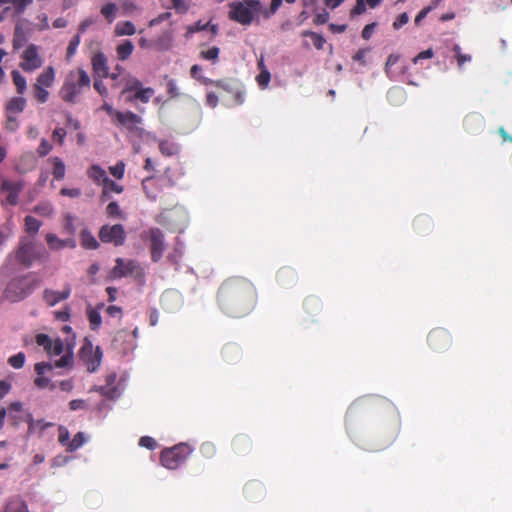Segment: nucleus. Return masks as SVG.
I'll list each match as a JSON object with an SVG mask.
<instances>
[{"label":"nucleus","mask_w":512,"mask_h":512,"mask_svg":"<svg viewBox=\"0 0 512 512\" xmlns=\"http://www.w3.org/2000/svg\"><path fill=\"white\" fill-rule=\"evenodd\" d=\"M80 238L81 245L85 249L95 250L99 247L98 241L88 229H83L81 231Z\"/></svg>","instance_id":"33"},{"label":"nucleus","mask_w":512,"mask_h":512,"mask_svg":"<svg viewBox=\"0 0 512 512\" xmlns=\"http://www.w3.org/2000/svg\"><path fill=\"white\" fill-rule=\"evenodd\" d=\"M429 347L436 352L446 351L452 344V336L444 328L432 329L427 337Z\"/></svg>","instance_id":"11"},{"label":"nucleus","mask_w":512,"mask_h":512,"mask_svg":"<svg viewBox=\"0 0 512 512\" xmlns=\"http://www.w3.org/2000/svg\"><path fill=\"white\" fill-rule=\"evenodd\" d=\"M24 421L28 424L27 433L29 435H38V437H42L44 431L48 427L54 426L52 422H45L43 419L35 420L33 415L30 412H27Z\"/></svg>","instance_id":"17"},{"label":"nucleus","mask_w":512,"mask_h":512,"mask_svg":"<svg viewBox=\"0 0 512 512\" xmlns=\"http://www.w3.org/2000/svg\"><path fill=\"white\" fill-rule=\"evenodd\" d=\"M257 303L253 283L240 276L225 279L217 292V304L227 316L241 318L250 314Z\"/></svg>","instance_id":"1"},{"label":"nucleus","mask_w":512,"mask_h":512,"mask_svg":"<svg viewBox=\"0 0 512 512\" xmlns=\"http://www.w3.org/2000/svg\"><path fill=\"white\" fill-rule=\"evenodd\" d=\"M200 452L205 458H212L216 454V447L211 442H205L201 445Z\"/></svg>","instance_id":"53"},{"label":"nucleus","mask_w":512,"mask_h":512,"mask_svg":"<svg viewBox=\"0 0 512 512\" xmlns=\"http://www.w3.org/2000/svg\"><path fill=\"white\" fill-rule=\"evenodd\" d=\"M109 171L116 179H122L125 173V163L119 161L114 166H111Z\"/></svg>","instance_id":"51"},{"label":"nucleus","mask_w":512,"mask_h":512,"mask_svg":"<svg viewBox=\"0 0 512 512\" xmlns=\"http://www.w3.org/2000/svg\"><path fill=\"white\" fill-rule=\"evenodd\" d=\"M41 227V222L36 219L33 216H26L25 217V230L28 233L36 234L39 231V228Z\"/></svg>","instance_id":"42"},{"label":"nucleus","mask_w":512,"mask_h":512,"mask_svg":"<svg viewBox=\"0 0 512 512\" xmlns=\"http://www.w3.org/2000/svg\"><path fill=\"white\" fill-rule=\"evenodd\" d=\"M72 289L70 285H65L62 291H55L52 289H45L43 292V299L45 303L49 306H55L61 301L68 299L71 295Z\"/></svg>","instance_id":"15"},{"label":"nucleus","mask_w":512,"mask_h":512,"mask_svg":"<svg viewBox=\"0 0 512 512\" xmlns=\"http://www.w3.org/2000/svg\"><path fill=\"white\" fill-rule=\"evenodd\" d=\"M165 39H166L167 43L163 44L164 37H161L156 43H152V42L148 41L146 38L142 37L139 39L138 45L144 49L151 48V47L155 46L159 50H165L170 47L171 37L169 35H166Z\"/></svg>","instance_id":"34"},{"label":"nucleus","mask_w":512,"mask_h":512,"mask_svg":"<svg viewBox=\"0 0 512 512\" xmlns=\"http://www.w3.org/2000/svg\"><path fill=\"white\" fill-rule=\"evenodd\" d=\"M153 95H154L153 88H151V87L142 88L141 87L128 100L129 101L140 100L142 103H148Z\"/></svg>","instance_id":"36"},{"label":"nucleus","mask_w":512,"mask_h":512,"mask_svg":"<svg viewBox=\"0 0 512 512\" xmlns=\"http://www.w3.org/2000/svg\"><path fill=\"white\" fill-rule=\"evenodd\" d=\"M283 0H271L270 7L267 10L263 9L264 18H269L277 12L279 7L282 5Z\"/></svg>","instance_id":"56"},{"label":"nucleus","mask_w":512,"mask_h":512,"mask_svg":"<svg viewBox=\"0 0 512 512\" xmlns=\"http://www.w3.org/2000/svg\"><path fill=\"white\" fill-rule=\"evenodd\" d=\"M91 64L94 73L100 78H106L109 76V67L107 58L102 52H97L92 56Z\"/></svg>","instance_id":"18"},{"label":"nucleus","mask_w":512,"mask_h":512,"mask_svg":"<svg viewBox=\"0 0 512 512\" xmlns=\"http://www.w3.org/2000/svg\"><path fill=\"white\" fill-rule=\"evenodd\" d=\"M40 283L41 279L32 272L12 278L5 288V298L11 302H19L32 294Z\"/></svg>","instance_id":"2"},{"label":"nucleus","mask_w":512,"mask_h":512,"mask_svg":"<svg viewBox=\"0 0 512 512\" xmlns=\"http://www.w3.org/2000/svg\"><path fill=\"white\" fill-rule=\"evenodd\" d=\"M231 445L235 453L242 455L248 453L252 447L249 437L244 434L236 435L233 438Z\"/></svg>","instance_id":"21"},{"label":"nucleus","mask_w":512,"mask_h":512,"mask_svg":"<svg viewBox=\"0 0 512 512\" xmlns=\"http://www.w3.org/2000/svg\"><path fill=\"white\" fill-rule=\"evenodd\" d=\"M88 177L97 185H103L108 176L106 171L97 164L92 165L87 171Z\"/></svg>","instance_id":"27"},{"label":"nucleus","mask_w":512,"mask_h":512,"mask_svg":"<svg viewBox=\"0 0 512 512\" xmlns=\"http://www.w3.org/2000/svg\"><path fill=\"white\" fill-rule=\"evenodd\" d=\"M80 41H81L80 34H76L70 40V42L68 44V47H67V52H66V60L67 61H70V59L75 55V53L77 51V48H78V46L80 44Z\"/></svg>","instance_id":"43"},{"label":"nucleus","mask_w":512,"mask_h":512,"mask_svg":"<svg viewBox=\"0 0 512 512\" xmlns=\"http://www.w3.org/2000/svg\"><path fill=\"white\" fill-rule=\"evenodd\" d=\"M86 438L83 432H78L69 442L67 452H74L84 445Z\"/></svg>","instance_id":"41"},{"label":"nucleus","mask_w":512,"mask_h":512,"mask_svg":"<svg viewBox=\"0 0 512 512\" xmlns=\"http://www.w3.org/2000/svg\"><path fill=\"white\" fill-rule=\"evenodd\" d=\"M304 307L309 314H316L321 309V302L315 296H309L304 301Z\"/></svg>","instance_id":"38"},{"label":"nucleus","mask_w":512,"mask_h":512,"mask_svg":"<svg viewBox=\"0 0 512 512\" xmlns=\"http://www.w3.org/2000/svg\"><path fill=\"white\" fill-rule=\"evenodd\" d=\"M34 383L38 388L49 387L51 390H53L55 388V384L50 383V380L46 377H43L42 375L39 377H36L34 380Z\"/></svg>","instance_id":"62"},{"label":"nucleus","mask_w":512,"mask_h":512,"mask_svg":"<svg viewBox=\"0 0 512 512\" xmlns=\"http://www.w3.org/2000/svg\"><path fill=\"white\" fill-rule=\"evenodd\" d=\"M141 87H142V83L140 82V80H138L135 77H132L127 81L125 88L122 91V94H125L126 92H129V91H134V90L137 91Z\"/></svg>","instance_id":"55"},{"label":"nucleus","mask_w":512,"mask_h":512,"mask_svg":"<svg viewBox=\"0 0 512 512\" xmlns=\"http://www.w3.org/2000/svg\"><path fill=\"white\" fill-rule=\"evenodd\" d=\"M55 79V71L53 67L49 66L47 67L42 73H40L36 79L37 85H40L41 87L48 88L50 87Z\"/></svg>","instance_id":"30"},{"label":"nucleus","mask_w":512,"mask_h":512,"mask_svg":"<svg viewBox=\"0 0 512 512\" xmlns=\"http://www.w3.org/2000/svg\"><path fill=\"white\" fill-rule=\"evenodd\" d=\"M11 75L13 83L16 86L17 93L23 94L27 88L26 79L17 70H13Z\"/></svg>","instance_id":"39"},{"label":"nucleus","mask_w":512,"mask_h":512,"mask_svg":"<svg viewBox=\"0 0 512 512\" xmlns=\"http://www.w3.org/2000/svg\"><path fill=\"white\" fill-rule=\"evenodd\" d=\"M33 0H16L13 2L14 14L20 16Z\"/></svg>","instance_id":"52"},{"label":"nucleus","mask_w":512,"mask_h":512,"mask_svg":"<svg viewBox=\"0 0 512 512\" xmlns=\"http://www.w3.org/2000/svg\"><path fill=\"white\" fill-rule=\"evenodd\" d=\"M124 190V187L122 185L117 184L113 180H111L109 177L102 185V192L100 195V199L102 202L107 201L111 197V193H117L120 194Z\"/></svg>","instance_id":"22"},{"label":"nucleus","mask_w":512,"mask_h":512,"mask_svg":"<svg viewBox=\"0 0 512 512\" xmlns=\"http://www.w3.org/2000/svg\"><path fill=\"white\" fill-rule=\"evenodd\" d=\"M53 164L52 174L55 180H62L65 177V164L59 157H52L49 159Z\"/></svg>","instance_id":"35"},{"label":"nucleus","mask_w":512,"mask_h":512,"mask_svg":"<svg viewBox=\"0 0 512 512\" xmlns=\"http://www.w3.org/2000/svg\"><path fill=\"white\" fill-rule=\"evenodd\" d=\"M114 121L117 125L122 126L129 131H134L137 129V126L142 123V118L131 111H120L117 113V118Z\"/></svg>","instance_id":"16"},{"label":"nucleus","mask_w":512,"mask_h":512,"mask_svg":"<svg viewBox=\"0 0 512 512\" xmlns=\"http://www.w3.org/2000/svg\"><path fill=\"white\" fill-rule=\"evenodd\" d=\"M79 357L89 372H95L100 367L103 352L99 346L94 348L92 342L86 338L80 348Z\"/></svg>","instance_id":"7"},{"label":"nucleus","mask_w":512,"mask_h":512,"mask_svg":"<svg viewBox=\"0 0 512 512\" xmlns=\"http://www.w3.org/2000/svg\"><path fill=\"white\" fill-rule=\"evenodd\" d=\"M4 512H29V508L22 498L16 496L8 500Z\"/></svg>","instance_id":"25"},{"label":"nucleus","mask_w":512,"mask_h":512,"mask_svg":"<svg viewBox=\"0 0 512 512\" xmlns=\"http://www.w3.org/2000/svg\"><path fill=\"white\" fill-rule=\"evenodd\" d=\"M136 33V27L131 21H120L115 25V36H131Z\"/></svg>","instance_id":"31"},{"label":"nucleus","mask_w":512,"mask_h":512,"mask_svg":"<svg viewBox=\"0 0 512 512\" xmlns=\"http://www.w3.org/2000/svg\"><path fill=\"white\" fill-rule=\"evenodd\" d=\"M26 100L22 97H14L7 104L8 113H20L24 110Z\"/></svg>","instance_id":"37"},{"label":"nucleus","mask_w":512,"mask_h":512,"mask_svg":"<svg viewBox=\"0 0 512 512\" xmlns=\"http://www.w3.org/2000/svg\"><path fill=\"white\" fill-rule=\"evenodd\" d=\"M35 339L39 346H42L45 350L50 349L52 339L47 334L39 333Z\"/></svg>","instance_id":"57"},{"label":"nucleus","mask_w":512,"mask_h":512,"mask_svg":"<svg viewBox=\"0 0 512 512\" xmlns=\"http://www.w3.org/2000/svg\"><path fill=\"white\" fill-rule=\"evenodd\" d=\"M159 150L164 156H173L177 154L178 147L175 143L168 140H162L159 143Z\"/></svg>","instance_id":"40"},{"label":"nucleus","mask_w":512,"mask_h":512,"mask_svg":"<svg viewBox=\"0 0 512 512\" xmlns=\"http://www.w3.org/2000/svg\"><path fill=\"white\" fill-rule=\"evenodd\" d=\"M134 51V45L130 40H124L116 47L117 58L121 61L127 60Z\"/></svg>","instance_id":"32"},{"label":"nucleus","mask_w":512,"mask_h":512,"mask_svg":"<svg viewBox=\"0 0 512 512\" xmlns=\"http://www.w3.org/2000/svg\"><path fill=\"white\" fill-rule=\"evenodd\" d=\"M134 274L137 276L143 274V269L135 260L117 258L115 260V266L110 271L109 277L111 279H120Z\"/></svg>","instance_id":"10"},{"label":"nucleus","mask_w":512,"mask_h":512,"mask_svg":"<svg viewBox=\"0 0 512 512\" xmlns=\"http://www.w3.org/2000/svg\"><path fill=\"white\" fill-rule=\"evenodd\" d=\"M220 49L216 46L200 52V57L205 60L216 62L219 58Z\"/></svg>","instance_id":"47"},{"label":"nucleus","mask_w":512,"mask_h":512,"mask_svg":"<svg viewBox=\"0 0 512 512\" xmlns=\"http://www.w3.org/2000/svg\"><path fill=\"white\" fill-rule=\"evenodd\" d=\"M24 188L22 181H11L8 179L2 180L0 184V191L7 192L6 203L15 206L18 204L19 194Z\"/></svg>","instance_id":"13"},{"label":"nucleus","mask_w":512,"mask_h":512,"mask_svg":"<svg viewBox=\"0 0 512 512\" xmlns=\"http://www.w3.org/2000/svg\"><path fill=\"white\" fill-rule=\"evenodd\" d=\"M34 97L39 103H45L48 100L49 92L45 87H41L40 85L34 84Z\"/></svg>","instance_id":"46"},{"label":"nucleus","mask_w":512,"mask_h":512,"mask_svg":"<svg viewBox=\"0 0 512 512\" xmlns=\"http://www.w3.org/2000/svg\"><path fill=\"white\" fill-rule=\"evenodd\" d=\"M90 83V77L84 69L70 71L59 90V95L64 102L74 104L82 90L90 87Z\"/></svg>","instance_id":"3"},{"label":"nucleus","mask_w":512,"mask_h":512,"mask_svg":"<svg viewBox=\"0 0 512 512\" xmlns=\"http://www.w3.org/2000/svg\"><path fill=\"white\" fill-rule=\"evenodd\" d=\"M104 303H98L96 307L88 306L86 309L87 319L89 321V327L93 331L99 330L102 324V317L100 311L104 308Z\"/></svg>","instance_id":"20"},{"label":"nucleus","mask_w":512,"mask_h":512,"mask_svg":"<svg viewBox=\"0 0 512 512\" xmlns=\"http://www.w3.org/2000/svg\"><path fill=\"white\" fill-rule=\"evenodd\" d=\"M116 10H117V8L114 3H108L101 8V14L105 17V19L109 23H111L115 19Z\"/></svg>","instance_id":"45"},{"label":"nucleus","mask_w":512,"mask_h":512,"mask_svg":"<svg viewBox=\"0 0 512 512\" xmlns=\"http://www.w3.org/2000/svg\"><path fill=\"white\" fill-rule=\"evenodd\" d=\"M106 214L111 218H122V211L117 202L112 201L106 207Z\"/></svg>","instance_id":"49"},{"label":"nucleus","mask_w":512,"mask_h":512,"mask_svg":"<svg viewBox=\"0 0 512 512\" xmlns=\"http://www.w3.org/2000/svg\"><path fill=\"white\" fill-rule=\"evenodd\" d=\"M276 278L281 285H289L295 282L296 272L290 267H282L277 271Z\"/></svg>","instance_id":"26"},{"label":"nucleus","mask_w":512,"mask_h":512,"mask_svg":"<svg viewBox=\"0 0 512 512\" xmlns=\"http://www.w3.org/2000/svg\"><path fill=\"white\" fill-rule=\"evenodd\" d=\"M42 59L38 54V48L34 44H30L22 54V62L20 67L26 72H32L42 66Z\"/></svg>","instance_id":"12"},{"label":"nucleus","mask_w":512,"mask_h":512,"mask_svg":"<svg viewBox=\"0 0 512 512\" xmlns=\"http://www.w3.org/2000/svg\"><path fill=\"white\" fill-rule=\"evenodd\" d=\"M464 124L467 127V129H472V126H482V119L477 115H468L465 120Z\"/></svg>","instance_id":"59"},{"label":"nucleus","mask_w":512,"mask_h":512,"mask_svg":"<svg viewBox=\"0 0 512 512\" xmlns=\"http://www.w3.org/2000/svg\"><path fill=\"white\" fill-rule=\"evenodd\" d=\"M139 444H140V446L145 447L150 450H154L157 446V442L155 441V439L152 437H149V436L141 437L139 440Z\"/></svg>","instance_id":"61"},{"label":"nucleus","mask_w":512,"mask_h":512,"mask_svg":"<svg viewBox=\"0 0 512 512\" xmlns=\"http://www.w3.org/2000/svg\"><path fill=\"white\" fill-rule=\"evenodd\" d=\"M271 74L268 69H263L260 71L259 75L256 77L257 83L261 88H266L270 82Z\"/></svg>","instance_id":"54"},{"label":"nucleus","mask_w":512,"mask_h":512,"mask_svg":"<svg viewBox=\"0 0 512 512\" xmlns=\"http://www.w3.org/2000/svg\"><path fill=\"white\" fill-rule=\"evenodd\" d=\"M48 253L44 247L36 246L32 241L22 239L15 252L16 260L25 267H30L34 261L46 259Z\"/></svg>","instance_id":"6"},{"label":"nucleus","mask_w":512,"mask_h":512,"mask_svg":"<svg viewBox=\"0 0 512 512\" xmlns=\"http://www.w3.org/2000/svg\"><path fill=\"white\" fill-rule=\"evenodd\" d=\"M27 34L25 30L22 27V21H18V23L15 26L14 29V35H13V48L19 49L21 48L26 42H27Z\"/></svg>","instance_id":"29"},{"label":"nucleus","mask_w":512,"mask_h":512,"mask_svg":"<svg viewBox=\"0 0 512 512\" xmlns=\"http://www.w3.org/2000/svg\"><path fill=\"white\" fill-rule=\"evenodd\" d=\"M58 442L62 445V446H65L66 448L68 447V444L70 442V433L68 431V429L63 426V425H60L58 427Z\"/></svg>","instance_id":"50"},{"label":"nucleus","mask_w":512,"mask_h":512,"mask_svg":"<svg viewBox=\"0 0 512 512\" xmlns=\"http://www.w3.org/2000/svg\"><path fill=\"white\" fill-rule=\"evenodd\" d=\"M25 363V354L23 352H19L8 359V364L15 369H20L24 366Z\"/></svg>","instance_id":"48"},{"label":"nucleus","mask_w":512,"mask_h":512,"mask_svg":"<svg viewBox=\"0 0 512 512\" xmlns=\"http://www.w3.org/2000/svg\"><path fill=\"white\" fill-rule=\"evenodd\" d=\"M142 239L150 241L151 259L153 262H159L165 250L164 234L157 228L153 227L144 231L141 235Z\"/></svg>","instance_id":"8"},{"label":"nucleus","mask_w":512,"mask_h":512,"mask_svg":"<svg viewBox=\"0 0 512 512\" xmlns=\"http://www.w3.org/2000/svg\"><path fill=\"white\" fill-rule=\"evenodd\" d=\"M409 21V16L406 12L401 13L393 22V28L398 30Z\"/></svg>","instance_id":"63"},{"label":"nucleus","mask_w":512,"mask_h":512,"mask_svg":"<svg viewBox=\"0 0 512 512\" xmlns=\"http://www.w3.org/2000/svg\"><path fill=\"white\" fill-rule=\"evenodd\" d=\"M116 379V373H110L105 377L106 385L95 387L94 390L105 397L112 398L116 392V388L113 387V384L115 383Z\"/></svg>","instance_id":"23"},{"label":"nucleus","mask_w":512,"mask_h":512,"mask_svg":"<svg viewBox=\"0 0 512 512\" xmlns=\"http://www.w3.org/2000/svg\"><path fill=\"white\" fill-rule=\"evenodd\" d=\"M51 150L52 145L46 139H42L37 148V153L40 157H44L49 154Z\"/></svg>","instance_id":"58"},{"label":"nucleus","mask_w":512,"mask_h":512,"mask_svg":"<svg viewBox=\"0 0 512 512\" xmlns=\"http://www.w3.org/2000/svg\"><path fill=\"white\" fill-rule=\"evenodd\" d=\"M142 188L151 201H155L158 196V188L156 187V182L153 176H148L142 181Z\"/></svg>","instance_id":"28"},{"label":"nucleus","mask_w":512,"mask_h":512,"mask_svg":"<svg viewBox=\"0 0 512 512\" xmlns=\"http://www.w3.org/2000/svg\"><path fill=\"white\" fill-rule=\"evenodd\" d=\"M66 130L64 128H55L52 133V139L62 145L66 136Z\"/></svg>","instance_id":"64"},{"label":"nucleus","mask_w":512,"mask_h":512,"mask_svg":"<svg viewBox=\"0 0 512 512\" xmlns=\"http://www.w3.org/2000/svg\"><path fill=\"white\" fill-rule=\"evenodd\" d=\"M45 239L51 250H61L65 247L73 249L76 247V241L73 238L60 239L54 233L46 234Z\"/></svg>","instance_id":"19"},{"label":"nucleus","mask_w":512,"mask_h":512,"mask_svg":"<svg viewBox=\"0 0 512 512\" xmlns=\"http://www.w3.org/2000/svg\"><path fill=\"white\" fill-rule=\"evenodd\" d=\"M191 453L192 448L188 444L179 443L162 450L160 462L165 468L175 470L188 459Z\"/></svg>","instance_id":"5"},{"label":"nucleus","mask_w":512,"mask_h":512,"mask_svg":"<svg viewBox=\"0 0 512 512\" xmlns=\"http://www.w3.org/2000/svg\"><path fill=\"white\" fill-rule=\"evenodd\" d=\"M413 227L419 234H426L432 230L433 223L429 216L419 215L413 220Z\"/></svg>","instance_id":"24"},{"label":"nucleus","mask_w":512,"mask_h":512,"mask_svg":"<svg viewBox=\"0 0 512 512\" xmlns=\"http://www.w3.org/2000/svg\"><path fill=\"white\" fill-rule=\"evenodd\" d=\"M302 35L304 37H310L312 42H313V45L315 46V48L317 49H322L324 44H325V39L322 35L316 33V32H313V31H304L302 33Z\"/></svg>","instance_id":"44"},{"label":"nucleus","mask_w":512,"mask_h":512,"mask_svg":"<svg viewBox=\"0 0 512 512\" xmlns=\"http://www.w3.org/2000/svg\"><path fill=\"white\" fill-rule=\"evenodd\" d=\"M228 18L243 26H249L263 12L260 0H242L229 3Z\"/></svg>","instance_id":"4"},{"label":"nucleus","mask_w":512,"mask_h":512,"mask_svg":"<svg viewBox=\"0 0 512 512\" xmlns=\"http://www.w3.org/2000/svg\"><path fill=\"white\" fill-rule=\"evenodd\" d=\"M202 84L207 85H214L217 88H220L228 93H231L235 97V101L238 104L243 103L244 101V95L242 92H240L237 88V82L234 80H212V79H203Z\"/></svg>","instance_id":"14"},{"label":"nucleus","mask_w":512,"mask_h":512,"mask_svg":"<svg viewBox=\"0 0 512 512\" xmlns=\"http://www.w3.org/2000/svg\"><path fill=\"white\" fill-rule=\"evenodd\" d=\"M98 236L101 242L114 246H122L126 240V232L122 224L103 225Z\"/></svg>","instance_id":"9"},{"label":"nucleus","mask_w":512,"mask_h":512,"mask_svg":"<svg viewBox=\"0 0 512 512\" xmlns=\"http://www.w3.org/2000/svg\"><path fill=\"white\" fill-rule=\"evenodd\" d=\"M49 354L60 355L63 352V343L61 340H52L50 349H46Z\"/></svg>","instance_id":"60"}]
</instances>
